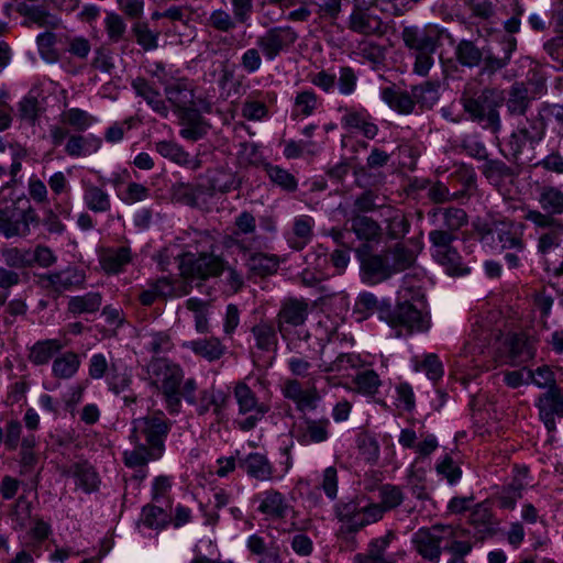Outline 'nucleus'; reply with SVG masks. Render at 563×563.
I'll list each match as a JSON object with an SVG mask.
<instances>
[{"label": "nucleus", "instance_id": "obj_1", "mask_svg": "<svg viewBox=\"0 0 563 563\" xmlns=\"http://www.w3.org/2000/svg\"><path fill=\"white\" fill-rule=\"evenodd\" d=\"M429 221L435 229L428 234L432 258L449 275L463 276L470 268L463 263L462 256L453 243L457 232L467 224L468 217L464 209L455 207H438L428 212Z\"/></svg>", "mask_w": 563, "mask_h": 563}, {"label": "nucleus", "instance_id": "obj_2", "mask_svg": "<svg viewBox=\"0 0 563 563\" xmlns=\"http://www.w3.org/2000/svg\"><path fill=\"white\" fill-rule=\"evenodd\" d=\"M173 421L162 410H155L132 421L130 440L133 449L122 454L126 467L145 466L165 453V442Z\"/></svg>", "mask_w": 563, "mask_h": 563}, {"label": "nucleus", "instance_id": "obj_3", "mask_svg": "<svg viewBox=\"0 0 563 563\" xmlns=\"http://www.w3.org/2000/svg\"><path fill=\"white\" fill-rule=\"evenodd\" d=\"M424 294L419 286L410 285L406 275L397 292L395 307L384 305L379 320L386 322L398 336L426 332L430 328V317L423 311Z\"/></svg>", "mask_w": 563, "mask_h": 563}, {"label": "nucleus", "instance_id": "obj_4", "mask_svg": "<svg viewBox=\"0 0 563 563\" xmlns=\"http://www.w3.org/2000/svg\"><path fill=\"white\" fill-rule=\"evenodd\" d=\"M470 531L461 526L433 525L419 528L411 537L412 549L429 563H440L443 551L472 552Z\"/></svg>", "mask_w": 563, "mask_h": 563}, {"label": "nucleus", "instance_id": "obj_5", "mask_svg": "<svg viewBox=\"0 0 563 563\" xmlns=\"http://www.w3.org/2000/svg\"><path fill=\"white\" fill-rule=\"evenodd\" d=\"M195 252L178 255V267L186 278L207 280L219 277L225 271V261L214 254L216 239L209 232H196L190 245Z\"/></svg>", "mask_w": 563, "mask_h": 563}, {"label": "nucleus", "instance_id": "obj_6", "mask_svg": "<svg viewBox=\"0 0 563 563\" xmlns=\"http://www.w3.org/2000/svg\"><path fill=\"white\" fill-rule=\"evenodd\" d=\"M310 310L309 301L302 297L288 296L279 302L274 321L278 325L286 350L290 353H300V343L310 339V332L306 328Z\"/></svg>", "mask_w": 563, "mask_h": 563}, {"label": "nucleus", "instance_id": "obj_7", "mask_svg": "<svg viewBox=\"0 0 563 563\" xmlns=\"http://www.w3.org/2000/svg\"><path fill=\"white\" fill-rule=\"evenodd\" d=\"M287 368L292 377L286 378L282 385L283 396L295 404L296 410L303 412L317 409L321 395L313 378L305 385L298 378H308L312 364L303 356L292 355L286 361Z\"/></svg>", "mask_w": 563, "mask_h": 563}, {"label": "nucleus", "instance_id": "obj_8", "mask_svg": "<svg viewBox=\"0 0 563 563\" xmlns=\"http://www.w3.org/2000/svg\"><path fill=\"white\" fill-rule=\"evenodd\" d=\"M151 384L163 395L165 406L170 415L180 410V386L184 379L183 368L166 358H154L147 365Z\"/></svg>", "mask_w": 563, "mask_h": 563}, {"label": "nucleus", "instance_id": "obj_9", "mask_svg": "<svg viewBox=\"0 0 563 563\" xmlns=\"http://www.w3.org/2000/svg\"><path fill=\"white\" fill-rule=\"evenodd\" d=\"M253 500L257 504V512L265 520L279 523L277 530L280 533H291L300 530L296 522L297 511L279 490L275 488L265 489L256 494Z\"/></svg>", "mask_w": 563, "mask_h": 563}, {"label": "nucleus", "instance_id": "obj_10", "mask_svg": "<svg viewBox=\"0 0 563 563\" xmlns=\"http://www.w3.org/2000/svg\"><path fill=\"white\" fill-rule=\"evenodd\" d=\"M368 503L362 505V499L353 497L342 499L333 506V514L340 526L335 532L339 540L354 545V536L364 527L376 523L373 516L368 515Z\"/></svg>", "mask_w": 563, "mask_h": 563}, {"label": "nucleus", "instance_id": "obj_11", "mask_svg": "<svg viewBox=\"0 0 563 563\" xmlns=\"http://www.w3.org/2000/svg\"><path fill=\"white\" fill-rule=\"evenodd\" d=\"M531 222L538 234L537 252L548 258L563 242V221L549 214H541V210L528 209L523 216Z\"/></svg>", "mask_w": 563, "mask_h": 563}, {"label": "nucleus", "instance_id": "obj_12", "mask_svg": "<svg viewBox=\"0 0 563 563\" xmlns=\"http://www.w3.org/2000/svg\"><path fill=\"white\" fill-rule=\"evenodd\" d=\"M482 240L490 242L499 252L525 251L526 241L525 227L509 219L493 221L490 225L485 224L479 229Z\"/></svg>", "mask_w": 563, "mask_h": 563}, {"label": "nucleus", "instance_id": "obj_13", "mask_svg": "<svg viewBox=\"0 0 563 563\" xmlns=\"http://www.w3.org/2000/svg\"><path fill=\"white\" fill-rule=\"evenodd\" d=\"M256 228V219L251 212H240L234 219L232 233L225 239V245L234 246L244 254L266 247L267 238L261 235Z\"/></svg>", "mask_w": 563, "mask_h": 563}, {"label": "nucleus", "instance_id": "obj_14", "mask_svg": "<svg viewBox=\"0 0 563 563\" xmlns=\"http://www.w3.org/2000/svg\"><path fill=\"white\" fill-rule=\"evenodd\" d=\"M24 203L23 208L15 203L0 208V235L25 238L31 232V224L38 223V216L29 200L24 199Z\"/></svg>", "mask_w": 563, "mask_h": 563}, {"label": "nucleus", "instance_id": "obj_15", "mask_svg": "<svg viewBox=\"0 0 563 563\" xmlns=\"http://www.w3.org/2000/svg\"><path fill=\"white\" fill-rule=\"evenodd\" d=\"M233 394L239 409V418L234 422L242 431L253 430L269 411V406L261 402L245 383H238Z\"/></svg>", "mask_w": 563, "mask_h": 563}, {"label": "nucleus", "instance_id": "obj_16", "mask_svg": "<svg viewBox=\"0 0 563 563\" xmlns=\"http://www.w3.org/2000/svg\"><path fill=\"white\" fill-rule=\"evenodd\" d=\"M500 97L495 89L486 88L478 97L463 98V108L470 117L477 122H484L486 128L494 132L500 129V118L497 110Z\"/></svg>", "mask_w": 563, "mask_h": 563}, {"label": "nucleus", "instance_id": "obj_17", "mask_svg": "<svg viewBox=\"0 0 563 563\" xmlns=\"http://www.w3.org/2000/svg\"><path fill=\"white\" fill-rule=\"evenodd\" d=\"M298 38L299 34L292 26L276 25L257 36L256 46L267 62H273L282 54L290 52Z\"/></svg>", "mask_w": 563, "mask_h": 563}, {"label": "nucleus", "instance_id": "obj_18", "mask_svg": "<svg viewBox=\"0 0 563 563\" xmlns=\"http://www.w3.org/2000/svg\"><path fill=\"white\" fill-rule=\"evenodd\" d=\"M22 280L21 274L0 266V308L4 307L3 321L12 324L19 317H25L29 306L24 298L16 297L8 300L11 289L20 285Z\"/></svg>", "mask_w": 563, "mask_h": 563}, {"label": "nucleus", "instance_id": "obj_19", "mask_svg": "<svg viewBox=\"0 0 563 563\" xmlns=\"http://www.w3.org/2000/svg\"><path fill=\"white\" fill-rule=\"evenodd\" d=\"M294 422L291 437L303 446L327 442L331 437V421L328 417L312 418L306 411Z\"/></svg>", "mask_w": 563, "mask_h": 563}, {"label": "nucleus", "instance_id": "obj_20", "mask_svg": "<svg viewBox=\"0 0 563 563\" xmlns=\"http://www.w3.org/2000/svg\"><path fill=\"white\" fill-rule=\"evenodd\" d=\"M336 110L342 114L340 124L346 132L361 134L367 140H374L377 136L378 125L369 111L363 106L340 104Z\"/></svg>", "mask_w": 563, "mask_h": 563}, {"label": "nucleus", "instance_id": "obj_21", "mask_svg": "<svg viewBox=\"0 0 563 563\" xmlns=\"http://www.w3.org/2000/svg\"><path fill=\"white\" fill-rule=\"evenodd\" d=\"M371 9L375 7L365 4V0L353 3L347 27L360 35L382 37L387 31V25L379 15L372 13Z\"/></svg>", "mask_w": 563, "mask_h": 563}, {"label": "nucleus", "instance_id": "obj_22", "mask_svg": "<svg viewBox=\"0 0 563 563\" xmlns=\"http://www.w3.org/2000/svg\"><path fill=\"white\" fill-rule=\"evenodd\" d=\"M86 278L84 269L69 265L60 271L41 274L38 276V284L43 289L60 295L65 291L82 288Z\"/></svg>", "mask_w": 563, "mask_h": 563}, {"label": "nucleus", "instance_id": "obj_23", "mask_svg": "<svg viewBox=\"0 0 563 563\" xmlns=\"http://www.w3.org/2000/svg\"><path fill=\"white\" fill-rule=\"evenodd\" d=\"M537 340L526 332H510L501 343V353L510 365H521L537 355Z\"/></svg>", "mask_w": 563, "mask_h": 563}, {"label": "nucleus", "instance_id": "obj_24", "mask_svg": "<svg viewBox=\"0 0 563 563\" xmlns=\"http://www.w3.org/2000/svg\"><path fill=\"white\" fill-rule=\"evenodd\" d=\"M523 117L525 120L518 122L516 131L510 136L515 154H520L527 144L534 147L547 132V123L541 112Z\"/></svg>", "mask_w": 563, "mask_h": 563}, {"label": "nucleus", "instance_id": "obj_25", "mask_svg": "<svg viewBox=\"0 0 563 563\" xmlns=\"http://www.w3.org/2000/svg\"><path fill=\"white\" fill-rule=\"evenodd\" d=\"M405 46L412 53H435L440 45L441 31L435 25L405 26L401 32Z\"/></svg>", "mask_w": 563, "mask_h": 563}, {"label": "nucleus", "instance_id": "obj_26", "mask_svg": "<svg viewBox=\"0 0 563 563\" xmlns=\"http://www.w3.org/2000/svg\"><path fill=\"white\" fill-rule=\"evenodd\" d=\"M395 540H397V534L393 530H388L384 536L372 539L366 552L355 554L352 563H396V558L404 559L406 551L398 550L396 553L387 554L388 548Z\"/></svg>", "mask_w": 563, "mask_h": 563}, {"label": "nucleus", "instance_id": "obj_27", "mask_svg": "<svg viewBox=\"0 0 563 563\" xmlns=\"http://www.w3.org/2000/svg\"><path fill=\"white\" fill-rule=\"evenodd\" d=\"M163 89L175 113L195 107V84L191 79L177 75Z\"/></svg>", "mask_w": 563, "mask_h": 563}, {"label": "nucleus", "instance_id": "obj_28", "mask_svg": "<svg viewBox=\"0 0 563 563\" xmlns=\"http://www.w3.org/2000/svg\"><path fill=\"white\" fill-rule=\"evenodd\" d=\"M99 264L107 275H119L133 263L135 254L129 243L100 249Z\"/></svg>", "mask_w": 563, "mask_h": 563}, {"label": "nucleus", "instance_id": "obj_29", "mask_svg": "<svg viewBox=\"0 0 563 563\" xmlns=\"http://www.w3.org/2000/svg\"><path fill=\"white\" fill-rule=\"evenodd\" d=\"M467 522L473 529L472 537L475 542H483L496 534L498 521L486 501L471 508Z\"/></svg>", "mask_w": 563, "mask_h": 563}, {"label": "nucleus", "instance_id": "obj_30", "mask_svg": "<svg viewBox=\"0 0 563 563\" xmlns=\"http://www.w3.org/2000/svg\"><path fill=\"white\" fill-rule=\"evenodd\" d=\"M378 503L368 501L369 511L368 515L373 516L375 522H378L384 518V515L399 507L405 500V493L402 487L386 483L377 487Z\"/></svg>", "mask_w": 563, "mask_h": 563}, {"label": "nucleus", "instance_id": "obj_31", "mask_svg": "<svg viewBox=\"0 0 563 563\" xmlns=\"http://www.w3.org/2000/svg\"><path fill=\"white\" fill-rule=\"evenodd\" d=\"M253 345L252 350L261 353L275 354L279 346V329L274 320L261 319L250 330Z\"/></svg>", "mask_w": 563, "mask_h": 563}, {"label": "nucleus", "instance_id": "obj_32", "mask_svg": "<svg viewBox=\"0 0 563 563\" xmlns=\"http://www.w3.org/2000/svg\"><path fill=\"white\" fill-rule=\"evenodd\" d=\"M239 467L252 479L258 482H273L282 479L276 475L275 467L268 457L260 452H251L239 460Z\"/></svg>", "mask_w": 563, "mask_h": 563}, {"label": "nucleus", "instance_id": "obj_33", "mask_svg": "<svg viewBox=\"0 0 563 563\" xmlns=\"http://www.w3.org/2000/svg\"><path fill=\"white\" fill-rule=\"evenodd\" d=\"M276 101V91L254 90L242 104V117L249 121H262L268 117V106L275 104Z\"/></svg>", "mask_w": 563, "mask_h": 563}, {"label": "nucleus", "instance_id": "obj_34", "mask_svg": "<svg viewBox=\"0 0 563 563\" xmlns=\"http://www.w3.org/2000/svg\"><path fill=\"white\" fill-rule=\"evenodd\" d=\"M201 178L206 181L202 186L209 196L217 192L227 194L239 187L234 173L223 166L208 168Z\"/></svg>", "mask_w": 563, "mask_h": 563}, {"label": "nucleus", "instance_id": "obj_35", "mask_svg": "<svg viewBox=\"0 0 563 563\" xmlns=\"http://www.w3.org/2000/svg\"><path fill=\"white\" fill-rule=\"evenodd\" d=\"M82 203L92 213H108L112 208L110 194L102 186L93 184L89 179H81Z\"/></svg>", "mask_w": 563, "mask_h": 563}, {"label": "nucleus", "instance_id": "obj_36", "mask_svg": "<svg viewBox=\"0 0 563 563\" xmlns=\"http://www.w3.org/2000/svg\"><path fill=\"white\" fill-rule=\"evenodd\" d=\"M361 262L362 280L368 285L379 284L391 277L390 268L386 264L383 254H362L358 252Z\"/></svg>", "mask_w": 563, "mask_h": 563}, {"label": "nucleus", "instance_id": "obj_37", "mask_svg": "<svg viewBox=\"0 0 563 563\" xmlns=\"http://www.w3.org/2000/svg\"><path fill=\"white\" fill-rule=\"evenodd\" d=\"M539 415L549 431L555 429L554 417H563V391L559 387L550 388L539 397Z\"/></svg>", "mask_w": 563, "mask_h": 563}, {"label": "nucleus", "instance_id": "obj_38", "mask_svg": "<svg viewBox=\"0 0 563 563\" xmlns=\"http://www.w3.org/2000/svg\"><path fill=\"white\" fill-rule=\"evenodd\" d=\"M155 151L164 158L190 170H198L202 167V162L198 155L191 156L180 144L174 141L156 142Z\"/></svg>", "mask_w": 563, "mask_h": 563}, {"label": "nucleus", "instance_id": "obj_39", "mask_svg": "<svg viewBox=\"0 0 563 563\" xmlns=\"http://www.w3.org/2000/svg\"><path fill=\"white\" fill-rule=\"evenodd\" d=\"M181 126L179 135L186 140L196 142L208 133V124L195 107L176 113Z\"/></svg>", "mask_w": 563, "mask_h": 563}, {"label": "nucleus", "instance_id": "obj_40", "mask_svg": "<svg viewBox=\"0 0 563 563\" xmlns=\"http://www.w3.org/2000/svg\"><path fill=\"white\" fill-rule=\"evenodd\" d=\"M16 12L24 18L23 24L27 26L56 29L60 24V20L44 5L18 2Z\"/></svg>", "mask_w": 563, "mask_h": 563}, {"label": "nucleus", "instance_id": "obj_41", "mask_svg": "<svg viewBox=\"0 0 563 563\" xmlns=\"http://www.w3.org/2000/svg\"><path fill=\"white\" fill-rule=\"evenodd\" d=\"M101 145V137L95 134L73 133L64 145V153L71 158L88 157L96 154Z\"/></svg>", "mask_w": 563, "mask_h": 563}, {"label": "nucleus", "instance_id": "obj_42", "mask_svg": "<svg viewBox=\"0 0 563 563\" xmlns=\"http://www.w3.org/2000/svg\"><path fill=\"white\" fill-rule=\"evenodd\" d=\"M314 220L308 214H301L294 219L292 228L285 233L287 244L294 251L303 250L312 240Z\"/></svg>", "mask_w": 563, "mask_h": 563}, {"label": "nucleus", "instance_id": "obj_43", "mask_svg": "<svg viewBox=\"0 0 563 563\" xmlns=\"http://www.w3.org/2000/svg\"><path fill=\"white\" fill-rule=\"evenodd\" d=\"M64 475L75 478V484L86 494L97 492L100 486V477L96 468L87 461H80L71 464Z\"/></svg>", "mask_w": 563, "mask_h": 563}, {"label": "nucleus", "instance_id": "obj_44", "mask_svg": "<svg viewBox=\"0 0 563 563\" xmlns=\"http://www.w3.org/2000/svg\"><path fill=\"white\" fill-rule=\"evenodd\" d=\"M103 302L100 291H88L82 295L71 296L67 301L66 311L73 317L96 314Z\"/></svg>", "mask_w": 563, "mask_h": 563}, {"label": "nucleus", "instance_id": "obj_45", "mask_svg": "<svg viewBox=\"0 0 563 563\" xmlns=\"http://www.w3.org/2000/svg\"><path fill=\"white\" fill-rule=\"evenodd\" d=\"M247 551L258 556L257 563H283L282 549L275 542L266 543L265 539L257 533L251 534L246 540Z\"/></svg>", "mask_w": 563, "mask_h": 563}, {"label": "nucleus", "instance_id": "obj_46", "mask_svg": "<svg viewBox=\"0 0 563 563\" xmlns=\"http://www.w3.org/2000/svg\"><path fill=\"white\" fill-rule=\"evenodd\" d=\"M532 103L529 89L522 81L514 82L508 89L506 97L507 112L511 117L527 115Z\"/></svg>", "mask_w": 563, "mask_h": 563}, {"label": "nucleus", "instance_id": "obj_47", "mask_svg": "<svg viewBox=\"0 0 563 563\" xmlns=\"http://www.w3.org/2000/svg\"><path fill=\"white\" fill-rule=\"evenodd\" d=\"M183 346L208 362L220 360L227 352V346L216 336L187 341Z\"/></svg>", "mask_w": 563, "mask_h": 563}, {"label": "nucleus", "instance_id": "obj_48", "mask_svg": "<svg viewBox=\"0 0 563 563\" xmlns=\"http://www.w3.org/2000/svg\"><path fill=\"white\" fill-rule=\"evenodd\" d=\"M104 379L109 391L114 395L126 393L133 383L132 369L121 361H111L110 369Z\"/></svg>", "mask_w": 563, "mask_h": 563}, {"label": "nucleus", "instance_id": "obj_49", "mask_svg": "<svg viewBox=\"0 0 563 563\" xmlns=\"http://www.w3.org/2000/svg\"><path fill=\"white\" fill-rule=\"evenodd\" d=\"M538 203L541 214H549L552 218L563 214V191L553 185H543L538 189Z\"/></svg>", "mask_w": 563, "mask_h": 563}, {"label": "nucleus", "instance_id": "obj_50", "mask_svg": "<svg viewBox=\"0 0 563 563\" xmlns=\"http://www.w3.org/2000/svg\"><path fill=\"white\" fill-rule=\"evenodd\" d=\"M526 484L522 478L515 476L511 482L503 485L494 495L499 509L515 510L517 503L523 496Z\"/></svg>", "mask_w": 563, "mask_h": 563}, {"label": "nucleus", "instance_id": "obj_51", "mask_svg": "<svg viewBox=\"0 0 563 563\" xmlns=\"http://www.w3.org/2000/svg\"><path fill=\"white\" fill-rule=\"evenodd\" d=\"M380 97L389 108L400 114H410L415 110L416 103L412 93L397 89L395 86L383 88Z\"/></svg>", "mask_w": 563, "mask_h": 563}, {"label": "nucleus", "instance_id": "obj_52", "mask_svg": "<svg viewBox=\"0 0 563 563\" xmlns=\"http://www.w3.org/2000/svg\"><path fill=\"white\" fill-rule=\"evenodd\" d=\"M227 396L222 390L214 388L203 389L199 394V398L195 399L196 411L199 416H203L212 411L216 417H220L225 405Z\"/></svg>", "mask_w": 563, "mask_h": 563}, {"label": "nucleus", "instance_id": "obj_53", "mask_svg": "<svg viewBox=\"0 0 563 563\" xmlns=\"http://www.w3.org/2000/svg\"><path fill=\"white\" fill-rule=\"evenodd\" d=\"M351 230L358 240L365 242H377L382 236L379 224L365 214L350 216Z\"/></svg>", "mask_w": 563, "mask_h": 563}, {"label": "nucleus", "instance_id": "obj_54", "mask_svg": "<svg viewBox=\"0 0 563 563\" xmlns=\"http://www.w3.org/2000/svg\"><path fill=\"white\" fill-rule=\"evenodd\" d=\"M63 347L64 344L58 339L40 340L30 349L29 361L35 366L46 365Z\"/></svg>", "mask_w": 563, "mask_h": 563}, {"label": "nucleus", "instance_id": "obj_55", "mask_svg": "<svg viewBox=\"0 0 563 563\" xmlns=\"http://www.w3.org/2000/svg\"><path fill=\"white\" fill-rule=\"evenodd\" d=\"M59 122L76 133H84L98 120L96 117L80 108H69L59 114Z\"/></svg>", "mask_w": 563, "mask_h": 563}, {"label": "nucleus", "instance_id": "obj_56", "mask_svg": "<svg viewBox=\"0 0 563 563\" xmlns=\"http://www.w3.org/2000/svg\"><path fill=\"white\" fill-rule=\"evenodd\" d=\"M321 104L322 101L314 90L305 89L298 91L294 98L291 115L294 118H308L312 115Z\"/></svg>", "mask_w": 563, "mask_h": 563}, {"label": "nucleus", "instance_id": "obj_57", "mask_svg": "<svg viewBox=\"0 0 563 563\" xmlns=\"http://www.w3.org/2000/svg\"><path fill=\"white\" fill-rule=\"evenodd\" d=\"M500 48L503 56L487 55L484 58L485 71L493 74L506 67L511 59L512 53L517 48V40L511 35L504 36L500 41Z\"/></svg>", "mask_w": 563, "mask_h": 563}, {"label": "nucleus", "instance_id": "obj_58", "mask_svg": "<svg viewBox=\"0 0 563 563\" xmlns=\"http://www.w3.org/2000/svg\"><path fill=\"white\" fill-rule=\"evenodd\" d=\"M80 364L79 355L73 351H67L53 361L52 374L58 379H70L77 374Z\"/></svg>", "mask_w": 563, "mask_h": 563}, {"label": "nucleus", "instance_id": "obj_59", "mask_svg": "<svg viewBox=\"0 0 563 563\" xmlns=\"http://www.w3.org/2000/svg\"><path fill=\"white\" fill-rule=\"evenodd\" d=\"M306 261L308 265L314 264V271L306 268L301 273L302 283L306 286H313L317 283L330 277V274L323 269V267L328 264V256L325 253H308Z\"/></svg>", "mask_w": 563, "mask_h": 563}, {"label": "nucleus", "instance_id": "obj_60", "mask_svg": "<svg viewBox=\"0 0 563 563\" xmlns=\"http://www.w3.org/2000/svg\"><path fill=\"white\" fill-rule=\"evenodd\" d=\"M434 470L438 476L445 479L450 485L459 483L463 474L459 459L452 453L441 455L434 464Z\"/></svg>", "mask_w": 563, "mask_h": 563}, {"label": "nucleus", "instance_id": "obj_61", "mask_svg": "<svg viewBox=\"0 0 563 563\" xmlns=\"http://www.w3.org/2000/svg\"><path fill=\"white\" fill-rule=\"evenodd\" d=\"M264 170L269 181L286 192H295L298 189V179L289 170L279 165L267 163Z\"/></svg>", "mask_w": 563, "mask_h": 563}, {"label": "nucleus", "instance_id": "obj_62", "mask_svg": "<svg viewBox=\"0 0 563 563\" xmlns=\"http://www.w3.org/2000/svg\"><path fill=\"white\" fill-rule=\"evenodd\" d=\"M168 508L159 504H147L142 508L141 521L148 529L161 530L165 528L170 516L167 511Z\"/></svg>", "mask_w": 563, "mask_h": 563}, {"label": "nucleus", "instance_id": "obj_63", "mask_svg": "<svg viewBox=\"0 0 563 563\" xmlns=\"http://www.w3.org/2000/svg\"><path fill=\"white\" fill-rule=\"evenodd\" d=\"M249 268L256 275L266 276L275 273L279 266V258L275 254L250 252Z\"/></svg>", "mask_w": 563, "mask_h": 563}, {"label": "nucleus", "instance_id": "obj_64", "mask_svg": "<svg viewBox=\"0 0 563 563\" xmlns=\"http://www.w3.org/2000/svg\"><path fill=\"white\" fill-rule=\"evenodd\" d=\"M4 268L15 271L31 267V250L16 246L4 247L0 251Z\"/></svg>", "mask_w": 563, "mask_h": 563}]
</instances>
